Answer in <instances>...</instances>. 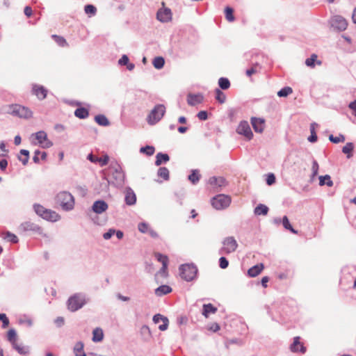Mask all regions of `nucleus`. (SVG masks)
<instances>
[{"mask_svg":"<svg viewBox=\"0 0 356 356\" xmlns=\"http://www.w3.org/2000/svg\"><path fill=\"white\" fill-rule=\"evenodd\" d=\"M231 197L224 194L217 195L211 200V204L216 209H224L229 206Z\"/></svg>","mask_w":356,"mask_h":356,"instance_id":"obj_9","label":"nucleus"},{"mask_svg":"<svg viewBox=\"0 0 356 356\" xmlns=\"http://www.w3.org/2000/svg\"><path fill=\"white\" fill-rule=\"evenodd\" d=\"M197 116L200 120H206L208 118L207 112L205 111H200L197 113Z\"/></svg>","mask_w":356,"mask_h":356,"instance_id":"obj_62","label":"nucleus"},{"mask_svg":"<svg viewBox=\"0 0 356 356\" xmlns=\"http://www.w3.org/2000/svg\"><path fill=\"white\" fill-rule=\"evenodd\" d=\"M0 321H2V327L6 328L9 325V320L5 314H0Z\"/></svg>","mask_w":356,"mask_h":356,"instance_id":"obj_55","label":"nucleus"},{"mask_svg":"<svg viewBox=\"0 0 356 356\" xmlns=\"http://www.w3.org/2000/svg\"><path fill=\"white\" fill-rule=\"evenodd\" d=\"M292 92V88L289 86H286L277 92V95L280 97H286L288 95H291Z\"/></svg>","mask_w":356,"mask_h":356,"instance_id":"obj_39","label":"nucleus"},{"mask_svg":"<svg viewBox=\"0 0 356 356\" xmlns=\"http://www.w3.org/2000/svg\"><path fill=\"white\" fill-rule=\"evenodd\" d=\"M282 225L284 226V227L286 229H288L289 230L290 232H291L293 234H297L298 233V231L294 229L293 228V227L291 225L290 222H289V220L287 218V216H284L282 218Z\"/></svg>","mask_w":356,"mask_h":356,"instance_id":"obj_40","label":"nucleus"},{"mask_svg":"<svg viewBox=\"0 0 356 356\" xmlns=\"http://www.w3.org/2000/svg\"><path fill=\"white\" fill-rule=\"evenodd\" d=\"M217 312V308L212 304H204L203 305L202 315L206 318L209 316V314H215Z\"/></svg>","mask_w":356,"mask_h":356,"instance_id":"obj_23","label":"nucleus"},{"mask_svg":"<svg viewBox=\"0 0 356 356\" xmlns=\"http://www.w3.org/2000/svg\"><path fill=\"white\" fill-rule=\"evenodd\" d=\"M149 228V225L146 222H140L138 225V230L143 234H147Z\"/></svg>","mask_w":356,"mask_h":356,"instance_id":"obj_53","label":"nucleus"},{"mask_svg":"<svg viewBox=\"0 0 356 356\" xmlns=\"http://www.w3.org/2000/svg\"><path fill=\"white\" fill-rule=\"evenodd\" d=\"M318 124L315 122H313L310 125V132H311V135L308 138V140L311 143H315L316 140H317V135H316V133L315 131V127L317 126Z\"/></svg>","mask_w":356,"mask_h":356,"instance_id":"obj_35","label":"nucleus"},{"mask_svg":"<svg viewBox=\"0 0 356 356\" xmlns=\"http://www.w3.org/2000/svg\"><path fill=\"white\" fill-rule=\"evenodd\" d=\"M209 183L212 186L222 187L226 185V180L222 177H212L209 179Z\"/></svg>","mask_w":356,"mask_h":356,"instance_id":"obj_20","label":"nucleus"},{"mask_svg":"<svg viewBox=\"0 0 356 356\" xmlns=\"http://www.w3.org/2000/svg\"><path fill=\"white\" fill-rule=\"evenodd\" d=\"M155 257L157 259V260L162 264V266H163L164 263L166 264V265L168 266V258L167 256L157 252L155 254Z\"/></svg>","mask_w":356,"mask_h":356,"instance_id":"obj_51","label":"nucleus"},{"mask_svg":"<svg viewBox=\"0 0 356 356\" xmlns=\"http://www.w3.org/2000/svg\"><path fill=\"white\" fill-rule=\"evenodd\" d=\"M318 168H319V166H318V162L316 160H314L312 162V178H314V177H316L317 175L318 172Z\"/></svg>","mask_w":356,"mask_h":356,"instance_id":"obj_54","label":"nucleus"},{"mask_svg":"<svg viewBox=\"0 0 356 356\" xmlns=\"http://www.w3.org/2000/svg\"><path fill=\"white\" fill-rule=\"evenodd\" d=\"M95 122L100 126L106 127L110 124L107 118L104 115H97L95 117Z\"/></svg>","mask_w":356,"mask_h":356,"instance_id":"obj_30","label":"nucleus"},{"mask_svg":"<svg viewBox=\"0 0 356 356\" xmlns=\"http://www.w3.org/2000/svg\"><path fill=\"white\" fill-rule=\"evenodd\" d=\"M55 42L60 47H65L67 45V42L65 40V39L63 38V37H61V36H58V35H52L51 36Z\"/></svg>","mask_w":356,"mask_h":356,"instance_id":"obj_47","label":"nucleus"},{"mask_svg":"<svg viewBox=\"0 0 356 356\" xmlns=\"http://www.w3.org/2000/svg\"><path fill=\"white\" fill-rule=\"evenodd\" d=\"M83 343L81 341L77 342L74 347L75 356H86L83 351Z\"/></svg>","mask_w":356,"mask_h":356,"instance_id":"obj_26","label":"nucleus"},{"mask_svg":"<svg viewBox=\"0 0 356 356\" xmlns=\"http://www.w3.org/2000/svg\"><path fill=\"white\" fill-rule=\"evenodd\" d=\"M7 339L13 346L17 343V334L15 329H10L7 333Z\"/></svg>","mask_w":356,"mask_h":356,"instance_id":"obj_27","label":"nucleus"},{"mask_svg":"<svg viewBox=\"0 0 356 356\" xmlns=\"http://www.w3.org/2000/svg\"><path fill=\"white\" fill-rule=\"evenodd\" d=\"M108 160H109V158L106 155L103 158L97 159V162L98 161L100 163L101 166H104V165H107V163H108Z\"/></svg>","mask_w":356,"mask_h":356,"instance_id":"obj_60","label":"nucleus"},{"mask_svg":"<svg viewBox=\"0 0 356 356\" xmlns=\"http://www.w3.org/2000/svg\"><path fill=\"white\" fill-rule=\"evenodd\" d=\"M129 58L127 55L124 54L118 60V64L120 65H127L129 63Z\"/></svg>","mask_w":356,"mask_h":356,"instance_id":"obj_58","label":"nucleus"},{"mask_svg":"<svg viewBox=\"0 0 356 356\" xmlns=\"http://www.w3.org/2000/svg\"><path fill=\"white\" fill-rule=\"evenodd\" d=\"M7 113L20 118L29 119L33 116V112L28 108L19 104L9 105Z\"/></svg>","mask_w":356,"mask_h":356,"instance_id":"obj_2","label":"nucleus"},{"mask_svg":"<svg viewBox=\"0 0 356 356\" xmlns=\"http://www.w3.org/2000/svg\"><path fill=\"white\" fill-rule=\"evenodd\" d=\"M162 8L159 9L156 13V18L161 22H168L172 19V13L171 10L165 6V2L161 3Z\"/></svg>","mask_w":356,"mask_h":356,"instance_id":"obj_11","label":"nucleus"},{"mask_svg":"<svg viewBox=\"0 0 356 356\" xmlns=\"http://www.w3.org/2000/svg\"><path fill=\"white\" fill-rule=\"evenodd\" d=\"M228 265L229 261L225 257H221L219 259V266L221 268L225 269L228 266Z\"/></svg>","mask_w":356,"mask_h":356,"instance_id":"obj_56","label":"nucleus"},{"mask_svg":"<svg viewBox=\"0 0 356 356\" xmlns=\"http://www.w3.org/2000/svg\"><path fill=\"white\" fill-rule=\"evenodd\" d=\"M167 268H168V266L166 265V264L164 263L163 266H162L161 268L156 274V275H155L156 279H157L158 276L166 277L168 276Z\"/></svg>","mask_w":356,"mask_h":356,"instance_id":"obj_48","label":"nucleus"},{"mask_svg":"<svg viewBox=\"0 0 356 356\" xmlns=\"http://www.w3.org/2000/svg\"><path fill=\"white\" fill-rule=\"evenodd\" d=\"M56 201L65 211H70L74 208V199L69 192L62 191L58 193Z\"/></svg>","mask_w":356,"mask_h":356,"instance_id":"obj_3","label":"nucleus"},{"mask_svg":"<svg viewBox=\"0 0 356 356\" xmlns=\"http://www.w3.org/2000/svg\"><path fill=\"white\" fill-rule=\"evenodd\" d=\"M34 136L40 145L42 144L43 141L47 140V135L44 131H38Z\"/></svg>","mask_w":356,"mask_h":356,"instance_id":"obj_42","label":"nucleus"},{"mask_svg":"<svg viewBox=\"0 0 356 356\" xmlns=\"http://www.w3.org/2000/svg\"><path fill=\"white\" fill-rule=\"evenodd\" d=\"M157 175L159 177L163 178L164 180H168L169 179V170L165 167H161L158 170Z\"/></svg>","mask_w":356,"mask_h":356,"instance_id":"obj_37","label":"nucleus"},{"mask_svg":"<svg viewBox=\"0 0 356 356\" xmlns=\"http://www.w3.org/2000/svg\"><path fill=\"white\" fill-rule=\"evenodd\" d=\"M268 208L264 204H259L254 209V214L257 216L264 215L266 216L268 213Z\"/></svg>","mask_w":356,"mask_h":356,"instance_id":"obj_31","label":"nucleus"},{"mask_svg":"<svg viewBox=\"0 0 356 356\" xmlns=\"http://www.w3.org/2000/svg\"><path fill=\"white\" fill-rule=\"evenodd\" d=\"M32 92L40 100L44 99L47 95V90L44 86L37 84L33 85Z\"/></svg>","mask_w":356,"mask_h":356,"instance_id":"obj_14","label":"nucleus"},{"mask_svg":"<svg viewBox=\"0 0 356 356\" xmlns=\"http://www.w3.org/2000/svg\"><path fill=\"white\" fill-rule=\"evenodd\" d=\"M88 302L86 295L83 293H76L71 296L67 300V308L74 312L81 309Z\"/></svg>","mask_w":356,"mask_h":356,"instance_id":"obj_1","label":"nucleus"},{"mask_svg":"<svg viewBox=\"0 0 356 356\" xmlns=\"http://www.w3.org/2000/svg\"><path fill=\"white\" fill-rule=\"evenodd\" d=\"M290 349L293 353L300 352L305 353L306 351L305 347L300 341V337H296L293 339V342L290 346Z\"/></svg>","mask_w":356,"mask_h":356,"instance_id":"obj_18","label":"nucleus"},{"mask_svg":"<svg viewBox=\"0 0 356 356\" xmlns=\"http://www.w3.org/2000/svg\"><path fill=\"white\" fill-rule=\"evenodd\" d=\"M252 126L257 133H262L265 128V120L263 118L252 117L251 118Z\"/></svg>","mask_w":356,"mask_h":356,"instance_id":"obj_13","label":"nucleus"},{"mask_svg":"<svg viewBox=\"0 0 356 356\" xmlns=\"http://www.w3.org/2000/svg\"><path fill=\"white\" fill-rule=\"evenodd\" d=\"M74 115L79 119H86L89 115V112L85 108H78L74 111Z\"/></svg>","mask_w":356,"mask_h":356,"instance_id":"obj_25","label":"nucleus"},{"mask_svg":"<svg viewBox=\"0 0 356 356\" xmlns=\"http://www.w3.org/2000/svg\"><path fill=\"white\" fill-rule=\"evenodd\" d=\"M218 85L222 90H227L230 87V82L228 79L221 77L218 80Z\"/></svg>","mask_w":356,"mask_h":356,"instance_id":"obj_41","label":"nucleus"},{"mask_svg":"<svg viewBox=\"0 0 356 356\" xmlns=\"http://www.w3.org/2000/svg\"><path fill=\"white\" fill-rule=\"evenodd\" d=\"M111 182L116 187H122L125 182V175L122 168L118 165L110 168Z\"/></svg>","mask_w":356,"mask_h":356,"instance_id":"obj_5","label":"nucleus"},{"mask_svg":"<svg viewBox=\"0 0 356 356\" xmlns=\"http://www.w3.org/2000/svg\"><path fill=\"white\" fill-rule=\"evenodd\" d=\"M216 99L220 103L223 104L226 101V95L219 88L215 90Z\"/></svg>","mask_w":356,"mask_h":356,"instance_id":"obj_36","label":"nucleus"},{"mask_svg":"<svg viewBox=\"0 0 356 356\" xmlns=\"http://www.w3.org/2000/svg\"><path fill=\"white\" fill-rule=\"evenodd\" d=\"M172 291V288L168 285H161L156 288L154 291L156 296H162L170 293Z\"/></svg>","mask_w":356,"mask_h":356,"instance_id":"obj_22","label":"nucleus"},{"mask_svg":"<svg viewBox=\"0 0 356 356\" xmlns=\"http://www.w3.org/2000/svg\"><path fill=\"white\" fill-rule=\"evenodd\" d=\"M225 18L229 22H232L235 19L234 16V10L230 7H226L225 9Z\"/></svg>","mask_w":356,"mask_h":356,"instance_id":"obj_44","label":"nucleus"},{"mask_svg":"<svg viewBox=\"0 0 356 356\" xmlns=\"http://www.w3.org/2000/svg\"><path fill=\"white\" fill-rule=\"evenodd\" d=\"M180 276L187 282L192 281L196 277L197 267L193 264H182L179 267Z\"/></svg>","mask_w":356,"mask_h":356,"instance_id":"obj_6","label":"nucleus"},{"mask_svg":"<svg viewBox=\"0 0 356 356\" xmlns=\"http://www.w3.org/2000/svg\"><path fill=\"white\" fill-rule=\"evenodd\" d=\"M124 193L125 203L129 206L134 205L136 202V195L134 191L130 187H127Z\"/></svg>","mask_w":356,"mask_h":356,"instance_id":"obj_15","label":"nucleus"},{"mask_svg":"<svg viewBox=\"0 0 356 356\" xmlns=\"http://www.w3.org/2000/svg\"><path fill=\"white\" fill-rule=\"evenodd\" d=\"M18 230L21 234L25 233L26 232H33L34 233H37L40 235H42V229L39 225L31 222L30 221H26L22 222L18 227Z\"/></svg>","mask_w":356,"mask_h":356,"instance_id":"obj_10","label":"nucleus"},{"mask_svg":"<svg viewBox=\"0 0 356 356\" xmlns=\"http://www.w3.org/2000/svg\"><path fill=\"white\" fill-rule=\"evenodd\" d=\"M275 182V177L273 174H269L266 179V184L269 186L272 185Z\"/></svg>","mask_w":356,"mask_h":356,"instance_id":"obj_63","label":"nucleus"},{"mask_svg":"<svg viewBox=\"0 0 356 356\" xmlns=\"http://www.w3.org/2000/svg\"><path fill=\"white\" fill-rule=\"evenodd\" d=\"M85 13L89 15H95L97 12V8L92 5H87L84 8Z\"/></svg>","mask_w":356,"mask_h":356,"instance_id":"obj_50","label":"nucleus"},{"mask_svg":"<svg viewBox=\"0 0 356 356\" xmlns=\"http://www.w3.org/2000/svg\"><path fill=\"white\" fill-rule=\"evenodd\" d=\"M200 179V175L197 170H193L188 175V179L193 184H196Z\"/></svg>","mask_w":356,"mask_h":356,"instance_id":"obj_33","label":"nucleus"},{"mask_svg":"<svg viewBox=\"0 0 356 356\" xmlns=\"http://www.w3.org/2000/svg\"><path fill=\"white\" fill-rule=\"evenodd\" d=\"M152 63H153L154 67L156 69L160 70L163 67V65L165 64V60L163 57L158 56V57L154 58Z\"/></svg>","mask_w":356,"mask_h":356,"instance_id":"obj_38","label":"nucleus"},{"mask_svg":"<svg viewBox=\"0 0 356 356\" xmlns=\"http://www.w3.org/2000/svg\"><path fill=\"white\" fill-rule=\"evenodd\" d=\"M329 140L333 143H339L341 142H344L346 140L345 136L343 134H339L338 136H334L333 135H330L329 136Z\"/></svg>","mask_w":356,"mask_h":356,"instance_id":"obj_46","label":"nucleus"},{"mask_svg":"<svg viewBox=\"0 0 356 356\" xmlns=\"http://www.w3.org/2000/svg\"><path fill=\"white\" fill-rule=\"evenodd\" d=\"M222 244V247L219 250V253L221 254L232 253L235 252L238 247L237 241L233 236L225 238Z\"/></svg>","mask_w":356,"mask_h":356,"instance_id":"obj_8","label":"nucleus"},{"mask_svg":"<svg viewBox=\"0 0 356 356\" xmlns=\"http://www.w3.org/2000/svg\"><path fill=\"white\" fill-rule=\"evenodd\" d=\"M12 346L20 355H26L29 353V348L28 346H24L17 343L13 344Z\"/></svg>","mask_w":356,"mask_h":356,"instance_id":"obj_29","label":"nucleus"},{"mask_svg":"<svg viewBox=\"0 0 356 356\" xmlns=\"http://www.w3.org/2000/svg\"><path fill=\"white\" fill-rule=\"evenodd\" d=\"M317 56L316 54H312L310 58L306 59L305 64L307 66L310 67H314L315 61L316 60Z\"/></svg>","mask_w":356,"mask_h":356,"instance_id":"obj_49","label":"nucleus"},{"mask_svg":"<svg viewBox=\"0 0 356 356\" xmlns=\"http://www.w3.org/2000/svg\"><path fill=\"white\" fill-rule=\"evenodd\" d=\"M236 132L240 135L244 136L248 140H251L253 137V133L250 124L245 120H243L239 123Z\"/></svg>","mask_w":356,"mask_h":356,"instance_id":"obj_12","label":"nucleus"},{"mask_svg":"<svg viewBox=\"0 0 356 356\" xmlns=\"http://www.w3.org/2000/svg\"><path fill=\"white\" fill-rule=\"evenodd\" d=\"M104 339V332L102 328L96 327L92 331V340L93 342H100Z\"/></svg>","mask_w":356,"mask_h":356,"instance_id":"obj_21","label":"nucleus"},{"mask_svg":"<svg viewBox=\"0 0 356 356\" xmlns=\"http://www.w3.org/2000/svg\"><path fill=\"white\" fill-rule=\"evenodd\" d=\"M354 144L353 143H347L346 145L343 147L342 152L345 154H347V158L350 159L352 156L350 154L354 149Z\"/></svg>","mask_w":356,"mask_h":356,"instance_id":"obj_34","label":"nucleus"},{"mask_svg":"<svg viewBox=\"0 0 356 356\" xmlns=\"http://www.w3.org/2000/svg\"><path fill=\"white\" fill-rule=\"evenodd\" d=\"M165 113V107L163 104H157L151 111L147 116V122L149 124H155L163 118Z\"/></svg>","mask_w":356,"mask_h":356,"instance_id":"obj_7","label":"nucleus"},{"mask_svg":"<svg viewBox=\"0 0 356 356\" xmlns=\"http://www.w3.org/2000/svg\"><path fill=\"white\" fill-rule=\"evenodd\" d=\"M5 238L13 243H17L18 242L17 236L10 232H7L6 233Z\"/></svg>","mask_w":356,"mask_h":356,"instance_id":"obj_52","label":"nucleus"},{"mask_svg":"<svg viewBox=\"0 0 356 356\" xmlns=\"http://www.w3.org/2000/svg\"><path fill=\"white\" fill-rule=\"evenodd\" d=\"M20 154L24 155V158H21L20 156H19L18 159L24 165H26L29 161V152L26 149H21Z\"/></svg>","mask_w":356,"mask_h":356,"instance_id":"obj_45","label":"nucleus"},{"mask_svg":"<svg viewBox=\"0 0 356 356\" xmlns=\"http://www.w3.org/2000/svg\"><path fill=\"white\" fill-rule=\"evenodd\" d=\"M325 184L330 187L333 186V181L331 180V177L328 175L319 177V185L323 186Z\"/></svg>","mask_w":356,"mask_h":356,"instance_id":"obj_32","label":"nucleus"},{"mask_svg":"<svg viewBox=\"0 0 356 356\" xmlns=\"http://www.w3.org/2000/svg\"><path fill=\"white\" fill-rule=\"evenodd\" d=\"M347 26L348 24H330V30L339 33L345 31L347 29Z\"/></svg>","mask_w":356,"mask_h":356,"instance_id":"obj_28","label":"nucleus"},{"mask_svg":"<svg viewBox=\"0 0 356 356\" xmlns=\"http://www.w3.org/2000/svg\"><path fill=\"white\" fill-rule=\"evenodd\" d=\"M108 208V204L104 200H97L92 207V211L98 214L106 211Z\"/></svg>","mask_w":356,"mask_h":356,"instance_id":"obj_16","label":"nucleus"},{"mask_svg":"<svg viewBox=\"0 0 356 356\" xmlns=\"http://www.w3.org/2000/svg\"><path fill=\"white\" fill-rule=\"evenodd\" d=\"M33 209L35 212L40 216H41L42 218L52 221V222H56L60 219V216L54 211H51L50 209H45L43 206L35 204L33 205Z\"/></svg>","mask_w":356,"mask_h":356,"instance_id":"obj_4","label":"nucleus"},{"mask_svg":"<svg viewBox=\"0 0 356 356\" xmlns=\"http://www.w3.org/2000/svg\"><path fill=\"white\" fill-rule=\"evenodd\" d=\"M163 322V324L162 325H160L159 326V329L161 330V331H165L168 329V318H164V321H162Z\"/></svg>","mask_w":356,"mask_h":356,"instance_id":"obj_61","label":"nucleus"},{"mask_svg":"<svg viewBox=\"0 0 356 356\" xmlns=\"http://www.w3.org/2000/svg\"><path fill=\"white\" fill-rule=\"evenodd\" d=\"M264 268V267L263 264H257L248 269V275L250 277H254L257 276L262 271Z\"/></svg>","mask_w":356,"mask_h":356,"instance_id":"obj_19","label":"nucleus"},{"mask_svg":"<svg viewBox=\"0 0 356 356\" xmlns=\"http://www.w3.org/2000/svg\"><path fill=\"white\" fill-rule=\"evenodd\" d=\"M165 318V317L161 314H157L153 316V321L154 323H159V322L164 321Z\"/></svg>","mask_w":356,"mask_h":356,"instance_id":"obj_64","label":"nucleus"},{"mask_svg":"<svg viewBox=\"0 0 356 356\" xmlns=\"http://www.w3.org/2000/svg\"><path fill=\"white\" fill-rule=\"evenodd\" d=\"M155 152V149L153 146L147 145L145 147H142L140 149V152L143 154H145L147 156H152L154 154Z\"/></svg>","mask_w":356,"mask_h":356,"instance_id":"obj_43","label":"nucleus"},{"mask_svg":"<svg viewBox=\"0 0 356 356\" xmlns=\"http://www.w3.org/2000/svg\"><path fill=\"white\" fill-rule=\"evenodd\" d=\"M170 160V157L167 154L159 152L156 156L155 165L159 166L162 163H165Z\"/></svg>","mask_w":356,"mask_h":356,"instance_id":"obj_24","label":"nucleus"},{"mask_svg":"<svg viewBox=\"0 0 356 356\" xmlns=\"http://www.w3.org/2000/svg\"><path fill=\"white\" fill-rule=\"evenodd\" d=\"M115 229H108V232H105L104 234H103V238L105 239V240H108V239H110L111 238V236L115 234Z\"/></svg>","mask_w":356,"mask_h":356,"instance_id":"obj_59","label":"nucleus"},{"mask_svg":"<svg viewBox=\"0 0 356 356\" xmlns=\"http://www.w3.org/2000/svg\"><path fill=\"white\" fill-rule=\"evenodd\" d=\"M204 97L202 94H191L189 93L187 96V103L190 106H195L203 102Z\"/></svg>","mask_w":356,"mask_h":356,"instance_id":"obj_17","label":"nucleus"},{"mask_svg":"<svg viewBox=\"0 0 356 356\" xmlns=\"http://www.w3.org/2000/svg\"><path fill=\"white\" fill-rule=\"evenodd\" d=\"M257 67H258V64L256 63L254 64L251 68L248 69L246 70V75L248 76H252L253 74H255L257 72Z\"/></svg>","mask_w":356,"mask_h":356,"instance_id":"obj_57","label":"nucleus"}]
</instances>
